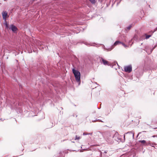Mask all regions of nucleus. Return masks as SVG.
Returning <instances> with one entry per match:
<instances>
[{
	"label": "nucleus",
	"mask_w": 157,
	"mask_h": 157,
	"mask_svg": "<svg viewBox=\"0 0 157 157\" xmlns=\"http://www.w3.org/2000/svg\"><path fill=\"white\" fill-rule=\"evenodd\" d=\"M156 29H157V28H156Z\"/></svg>",
	"instance_id": "17"
},
{
	"label": "nucleus",
	"mask_w": 157,
	"mask_h": 157,
	"mask_svg": "<svg viewBox=\"0 0 157 157\" xmlns=\"http://www.w3.org/2000/svg\"><path fill=\"white\" fill-rule=\"evenodd\" d=\"M89 0L93 4H94L96 2V1L95 0Z\"/></svg>",
	"instance_id": "8"
},
{
	"label": "nucleus",
	"mask_w": 157,
	"mask_h": 157,
	"mask_svg": "<svg viewBox=\"0 0 157 157\" xmlns=\"http://www.w3.org/2000/svg\"><path fill=\"white\" fill-rule=\"evenodd\" d=\"M10 29L14 32L16 31L17 30V28L16 27L13 25H11L10 27Z\"/></svg>",
	"instance_id": "6"
},
{
	"label": "nucleus",
	"mask_w": 157,
	"mask_h": 157,
	"mask_svg": "<svg viewBox=\"0 0 157 157\" xmlns=\"http://www.w3.org/2000/svg\"><path fill=\"white\" fill-rule=\"evenodd\" d=\"M156 137H157V135H156Z\"/></svg>",
	"instance_id": "16"
},
{
	"label": "nucleus",
	"mask_w": 157,
	"mask_h": 157,
	"mask_svg": "<svg viewBox=\"0 0 157 157\" xmlns=\"http://www.w3.org/2000/svg\"><path fill=\"white\" fill-rule=\"evenodd\" d=\"M7 15V12L6 11L3 12L2 13V16L3 19H6V18Z\"/></svg>",
	"instance_id": "5"
},
{
	"label": "nucleus",
	"mask_w": 157,
	"mask_h": 157,
	"mask_svg": "<svg viewBox=\"0 0 157 157\" xmlns=\"http://www.w3.org/2000/svg\"><path fill=\"white\" fill-rule=\"evenodd\" d=\"M139 142H140L142 144H145L146 143V141L145 140H140L139 141Z\"/></svg>",
	"instance_id": "7"
},
{
	"label": "nucleus",
	"mask_w": 157,
	"mask_h": 157,
	"mask_svg": "<svg viewBox=\"0 0 157 157\" xmlns=\"http://www.w3.org/2000/svg\"><path fill=\"white\" fill-rule=\"evenodd\" d=\"M151 36L150 35H147L146 36V39H148L149 38L150 36Z\"/></svg>",
	"instance_id": "11"
},
{
	"label": "nucleus",
	"mask_w": 157,
	"mask_h": 157,
	"mask_svg": "<svg viewBox=\"0 0 157 157\" xmlns=\"http://www.w3.org/2000/svg\"><path fill=\"white\" fill-rule=\"evenodd\" d=\"M124 70L125 72L130 73L132 71V67L131 66H128L124 67Z\"/></svg>",
	"instance_id": "2"
},
{
	"label": "nucleus",
	"mask_w": 157,
	"mask_h": 157,
	"mask_svg": "<svg viewBox=\"0 0 157 157\" xmlns=\"http://www.w3.org/2000/svg\"><path fill=\"white\" fill-rule=\"evenodd\" d=\"M152 137H156V135H154V136H152Z\"/></svg>",
	"instance_id": "14"
},
{
	"label": "nucleus",
	"mask_w": 157,
	"mask_h": 157,
	"mask_svg": "<svg viewBox=\"0 0 157 157\" xmlns=\"http://www.w3.org/2000/svg\"><path fill=\"white\" fill-rule=\"evenodd\" d=\"M121 44H122V45H123V46H124V47H126V45H125L124 44V43H122L121 42Z\"/></svg>",
	"instance_id": "13"
},
{
	"label": "nucleus",
	"mask_w": 157,
	"mask_h": 157,
	"mask_svg": "<svg viewBox=\"0 0 157 157\" xmlns=\"http://www.w3.org/2000/svg\"><path fill=\"white\" fill-rule=\"evenodd\" d=\"M81 138L80 136H76L75 140H78Z\"/></svg>",
	"instance_id": "10"
},
{
	"label": "nucleus",
	"mask_w": 157,
	"mask_h": 157,
	"mask_svg": "<svg viewBox=\"0 0 157 157\" xmlns=\"http://www.w3.org/2000/svg\"><path fill=\"white\" fill-rule=\"evenodd\" d=\"M72 72L74 75L76 81L78 82L80 81V73L77 70H75L74 68L72 69Z\"/></svg>",
	"instance_id": "1"
},
{
	"label": "nucleus",
	"mask_w": 157,
	"mask_h": 157,
	"mask_svg": "<svg viewBox=\"0 0 157 157\" xmlns=\"http://www.w3.org/2000/svg\"><path fill=\"white\" fill-rule=\"evenodd\" d=\"M87 134H90V135H92V133H87V132H84L83 133V135H86Z\"/></svg>",
	"instance_id": "9"
},
{
	"label": "nucleus",
	"mask_w": 157,
	"mask_h": 157,
	"mask_svg": "<svg viewBox=\"0 0 157 157\" xmlns=\"http://www.w3.org/2000/svg\"><path fill=\"white\" fill-rule=\"evenodd\" d=\"M154 128V129H156V128Z\"/></svg>",
	"instance_id": "15"
},
{
	"label": "nucleus",
	"mask_w": 157,
	"mask_h": 157,
	"mask_svg": "<svg viewBox=\"0 0 157 157\" xmlns=\"http://www.w3.org/2000/svg\"><path fill=\"white\" fill-rule=\"evenodd\" d=\"M100 60L101 63H103L105 65H107L108 64V61L103 58H100Z\"/></svg>",
	"instance_id": "4"
},
{
	"label": "nucleus",
	"mask_w": 157,
	"mask_h": 157,
	"mask_svg": "<svg viewBox=\"0 0 157 157\" xmlns=\"http://www.w3.org/2000/svg\"><path fill=\"white\" fill-rule=\"evenodd\" d=\"M121 44V42L120 41H116L114 43L113 45V46L112 47V48L111 49L109 48V50H111L112 49H113L114 48L115 46H116L118 44Z\"/></svg>",
	"instance_id": "3"
},
{
	"label": "nucleus",
	"mask_w": 157,
	"mask_h": 157,
	"mask_svg": "<svg viewBox=\"0 0 157 157\" xmlns=\"http://www.w3.org/2000/svg\"><path fill=\"white\" fill-rule=\"evenodd\" d=\"M131 27H132V26H131V25H130L127 28L129 30L131 29Z\"/></svg>",
	"instance_id": "12"
}]
</instances>
